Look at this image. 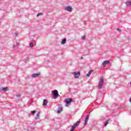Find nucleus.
Listing matches in <instances>:
<instances>
[{
	"instance_id": "obj_1",
	"label": "nucleus",
	"mask_w": 131,
	"mask_h": 131,
	"mask_svg": "<svg viewBox=\"0 0 131 131\" xmlns=\"http://www.w3.org/2000/svg\"><path fill=\"white\" fill-rule=\"evenodd\" d=\"M104 84V78L103 77H100L98 88L99 89H102L103 88V85Z\"/></svg>"
},
{
	"instance_id": "obj_2",
	"label": "nucleus",
	"mask_w": 131,
	"mask_h": 131,
	"mask_svg": "<svg viewBox=\"0 0 131 131\" xmlns=\"http://www.w3.org/2000/svg\"><path fill=\"white\" fill-rule=\"evenodd\" d=\"M52 95L54 99H57L59 96V93H58L57 90H53L52 91Z\"/></svg>"
},
{
	"instance_id": "obj_3",
	"label": "nucleus",
	"mask_w": 131,
	"mask_h": 131,
	"mask_svg": "<svg viewBox=\"0 0 131 131\" xmlns=\"http://www.w3.org/2000/svg\"><path fill=\"white\" fill-rule=\"evenodd\" d=\"M72 101H73V100H72V98H71L66 99L64 100V102L66 103V106H68L67 105H69V104H70V103H71V102H72Z\"/></svg>"
},
{
	"instance_id": "obj_4",
	"label": "nucleus",
	"mask_w": 131,
	"mask_h": 131,
	"mask_svg": "<svg viewBox=\"0 0 131 131\" xmlns=\"http://www.w3.org/2000/svg\"><path fill=\"white\" fill-rule=\"evenodd\" d=\"M73 75L75 76V78H78L80 76V73L74 72L73 73Z\"/></svg>"
},
{
	"instance_id": "obj_5",
	"label": "nucleus",
	"mask_w": 131,
	"mask_h": 131,
	"mask_svg": "<svg viewBox=\"0 0 131 131\" xmlns=\"http://www.w3.org/2000/svg\"><path fill=\"white\" fill-rule=\"evenodd\" d=\"M65 11H67V12H72V7L70 6H67L64 8Z\"/></svg>"
},
{
	"instance_id": "obj_6",
	"label": "nucleus",
	"mask_w": 131,
	"mask_h": 131,
	"mask_svg": "<svg viewBox=\"0 0 131 131\" xmlns=\"http://www.w3.org/2000/svg\"><path fill=\"white\" fill-rule=\"evenodd\" d=\"M89 118H90V116L87 115L85 118V122L84 123V125H86V124L88 123V121H89Z\"/></svg>"
},
{
	"instance_id": "obj_7",
	"label": "nucleus",
	"mask_w": 131,
	"mask_h": 131,
	"mask_svg": "<svg viewBox=\"0 0 131 131\" xmlns=\"http://www.w3.org/2000/svg\"><path fill=\"white\" fill-rule=\"evenodd\" d=\"M39 77V74H33L31 75V77L33 78H35L36 77Z\"/></svg>"
},
{
	"instance_id": "obj_8",
	"label": "nucleus",
	"mask_w": 131,
	"mask_h": 131,
	"mask_svg": "<svg viewBox=\"0 0 131 131\" xmlns=\"http://www.w3.org/2000/svg\"><path fill=\"white\" fill-rule=\"evenodd\" d=\"M126 5L127 7H130L131 6V0H127L126 2Z\"/></svg>"
},
{
	"instance_id": "obj_9",
	"label": "nucleus",
	"mask_w": 131,
	"mask_h": 131,
	"mask_svg": "<svg viewBox=\"0 0 131 131\" xmlns=\"http://www.w3.org/2000/svg\"><path fill=\"white\" fill-rule=\"evenodd\" d=\"M110 63V61L109 60H105L103 62L102 65H106L107 64H109Z\"/></svg>"
},
{
	"instance_id": "obj_10",
	"label": "nucleus",
	"mask_w": 131,
	"mask_h": 131,
	"mask_svg": "<svg viewBox=\"0 0 131 131\" xmlns=\"http://www.w3.org/2000/svg\"><path fill=\"white\" fill-rule=\"evenodd\" d=\"M48 104V100L44 99L43 101V106H46Z\"/></svg>"
},
{
	"instance_id": "obj_11",
	"label": "nucleus",
	"mask_w": 131,
	"mask_h": 131,
	"mask_svg": "<svg viewBox=\"0 0 131 131\" xmlns=\"http://www.w3.org/2000/svg\"><path fill=\"white\" fill-rule=\"evenodd\" d=\"M62 107H58L57 113H61V112H62Z\"/></svg>"
},
{
	"instance_id": "obj_12",
	"label": "nucleus",
	"mask_w": 131,
	"mask_h": 131,
	"mask_svg": "<svg viewBox=\"0 0 131 131\" xmlns=\"http://www.w3.org/2000/svg\"><path fill=\"white\" fill-rule=\"evenodd\" d=\"M66 42V38H64L61 41V45H65Z\"/></svg>"
},
{
	"instance_id": "obj_13",
	"label": "nucleus",
	"mask_w": 131,
	"mask_h": 131,
	"mask_svg": "<svg viewBox=\"0 0 131 131\" xmlns=\"http://www.w3.org/2000/svg\"><path fill=\"white\" fill-rule=\"evenodd\" d=\"M92 72H93V70H91L90 71H89V72L87 74L88 77H90Z\"/></svg>"
},
{
	"instance_id": "obj_14",
	"label": "nucleus",
	"mask_w": 131,
	"mask_h": 131,
	"mask_svg": "<svg viewBox=\"0 0 131 131\" xmlns=\"http://www.w3.org/2000/svg\"><path fill=\"white\" fill-rule=\"evenodd\" d=\"M79 123H80V122L77 121L76 123L74 124V125L76 126H78L79 125Z\"/></svg>"
},
{
	"instance_id": "obj_15",
	"label": "nucleus",
	"mask_w": 131,
	"mask_h": 131,
	"mask_svg": "<svg viewBox=\"0 0 131 131\" xmlns=\"http://www.w3.org/2000/svg\"><path fill=\"white\" fill-rule=\"evenodd\" d=\"M2 91H3V92H7V91H8V88H3L2 89Z\"/></svg>"
},
{
	"instance_id": "obj_16",
	"label": "nucleus",
	"mask_w": 131,
	"mask_h": 131,
	"mask_svg": "<svg viewBox=\"0 0 131 131\" xmlns=\"http://www.w3.org/2000/svg\"><path fill=\"white\" fill-rule=\"evenodd\" d=\"M39 114H40V113L38 112L37 114V117L35 118L36 120H37V119H39Z\"/></svg>"
},
{
	"instance_id": "obj_17",
	"label": "nucleus",
	"mask_w": 131,
	"mask_h": 131,
	"mask_svg": "<svg viewBox=\"0 0 131 131\" xmlns=\"http://www.w3.org/2000/svg\"><path fill=\"white\" fill-rule=\"evenodd\" d=\"M75 127H76L74 125H73L71 128V130L74 131V129H75Z\"/></svg>"
},
{
	"instance_id": "obj_18",
	"label": "nucleus",
	"mask_w": 131,
	"mask_h": 131,
	"mask_svg": "<svg viewBox=\"0 0 131 131\" xmlns=\"http://www.w3.org/2000/svg\"><path fill=\"white\" fill-rule=\"evenodd\" d=\"M109 122V121H108V120H107L105 122V123H104V126H107V125L108 124V123Z\"/></svg>"
},
{
	"instance_id": "obj_19",
	"label": "nucleus",
	"mask_w": 131,
	"mask_h": 131,
	"mask_svg": "<svg viewBox=\"0 0 131 131\" xmlns=\"http://www.w3.org/2000/svg\"><path fill=\"white\" fill-rule=\"evenodd\" d=\"M42 15V13H39L37 15V17H39V16Z\"/></svg>"
},
{
	"instance_id": "obj_20",
	"label": "nucleus",
	"mask_w": 131,
	"mask_h": 131,
	"mask_svg": "<svg viewBox=\"0 0 131 131\" xmlns=\"http://www.w3.org/2000/svg\"><path fill=\"white\" fill-rule=\"evenodd\" d=\"M30 47L31 48H33V43H32V42L30 43Z\"/></svg>"
},
{
	"instance_id": "obj_21",
	"label": "nucleus",
	"mask_w": 131,
	"mask_h": 131,
	"mask_svg": "<svg viewBox=\"0 0 131 131\" xmlns=\"http://www.w3.org/2000/svg\"><path fill=\"white\" fill-rule=\"evenodd\" d=\"M35 112H36L35 111H31V113H32V114L33 115L34 114H35Z\"/></svg>"
},
{
	"instance_id": "obj_22",
	"label": "nucleus",
	"mask_w": 131,
	"mask_h": 131,
	"mask_svg": "<svg viewBox=\"0 0 131 131\" xmlns=\"http://www.w3.org/2000/svg\"><path fill=\"white\" fill-rule=\"evenodd\" d=\"M81 39H83V40L85 39V36H82Z\"/></svg>"
},
{
	"instance_id": "obj_23",
	"label": "nucleus",
	"mask_w": 131,
	"mask_h": 131,
	"mask_svg": "<svg viewBox=\"0 0 131 131\" xmlns=\"http://www.w3.org/2000/svg\"><path fill=\"white\" fill-rule=\"evenodd\" d=\"M117 30L118 31H119V32H121V29H119V28H118V29H117Z\"/></svg>"
},
{
	"instance_id": "obj_24",
	"label": "nucleus",
	"mask_w": 131,
	"mask_h": 131,
	"mask_svg": "<svg viewBox=\"0 0 131 131\" xmlns=\"http://www.w3.org/2000/svg\"><path fill=\"white\" fill-rule=\"evenodd\" d=\"M17 35H19V33H15V36H17Z\"/></svg>"
},
{
	"instance_id": "obj_25",
	"label": "nucleus",
	"mask_w": 131,
	"mask_h": 131,
	"mask_svg": "<svg viewBox=\"0 0 131 131\" xmlns=\"http://www.w3.org/2000/svg\"><path fill=\"white\" fill-rule=\"evenodd\" d=\"M15 46H16V47H18V46H19V42H16V45H15Z\"/></svg>"
},
{
	"instance_id": "obj_26",
	"label": "nucleus",
	"mask_w": 131,
	"mask_h": 131,
	"mask_svg": "<svg viewBox=\"0 0 131 131\" xmlns=\"http://www.w3.org/2000/svg\"><path fill=\"white\" fill-rule=\"evenodd\" d=\"M20 96H21V95H16V97H17V98H20Z\"/></svg>"
},
{
	"instance_id": "obj_27",
	"label": "nucleus",
	"mask_w": 131,
	"mask_h": 131,
	"mask_svg": "<svg viewBox=\"0 0 131 131\" xmlns=\"http://www.w3.org/2000/svg\"><path fill=\"white\" fill-rule=\"evenodd\" d=\"M15 47H16V45H14L13 46V48H15Z\"/></svg>"
},
{
	"instance_id": "obj_28",
	"label": "nucleus",
	"mask_w": 131,
	"mask_h": 131,
	"mask_svg": "<svg viewBox=\"0 0 131 131\" xmlns=\"http://www.w3.org/2000/svg\"><path fill=\"white\" fill-rule=\"evenodd\" d=\"M129 102H130V103H131V98L129 99Z\"/></svg>"
},
{
	"instance_id": "obj_29",
	"label": "nucleus",
	"mask_w": 131,
	"mask_h": 131,
	"mask_svg": "<svg viewBox=\"0 0 131 131\" xmlns=\"http://www.w3.org/2000/svg\"><path fill=\"white\" fill-rule=\"evenodd\" d=\"M33 41H36V40H33Z\"/></svg>"
}]
</instances>
